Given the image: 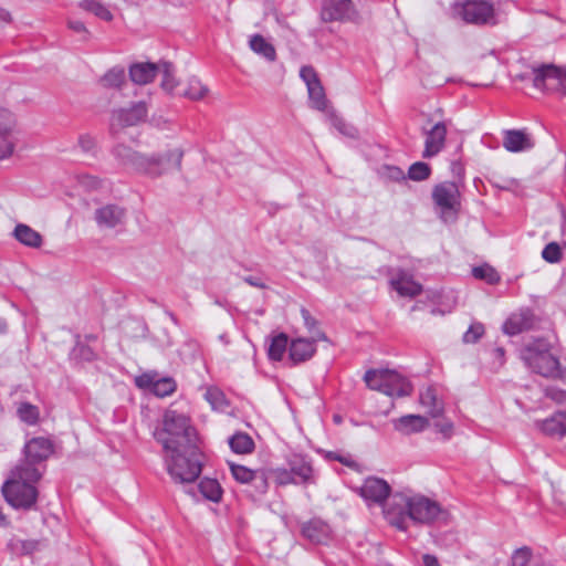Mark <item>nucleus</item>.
Segmentation results:
<instances>
[{
    "instance_id": "c9c22d12",
    "label": "nucleus",
    "mask_w": 566,
    "mask_h": 566,
    "mask_svg": "<svg viewBox=\"0 0 566 566\" xmlns=\"http://www.w3.org/2000/svg\"><path fill=\"white\" fill-rule=\"evenodd\" d=\"M209 88L201 83V81L192 76L187 82V88L184 92V96L192 101H199L207 96Z\"/></svg>"
},
{
    "instance_id": "7c9ffc66",
    "label": "nucleus",
    "mask_w": 566,
    "mask_h": 566,
    "mask_svg": "<svg viewBox=\"0 0 566 566\" xmlns=\"http://www.w3.org/2000/svg\"><path fill=\"white\" fill-rule=\"evenodd\" d=\"M512 566H526L533 564L537 566L543 563L539 554H535L528 546H523L514 551L511 557Z\"/></svg>"
},
{
    "instance_id": "bf43d9fd",
    "label": "nucleus",
    "mask_w": 566,
    "mask_h": 566,
    "mask_svg": "<svg viewBox=\"0 0 566 566\" xmlns=\"http://www.w3.org/2000/svg\"><path fill=\"white\" fill-rule=\"evenodd\" d=\"M301 314H302V317H303V321H304V325L306 326L308 332H311L312 335H315L316 332L318 331L316 328L317 321L311 315V313L306 308H302L301 310Z\"/></svg>"
},
{
    "instance_id": "ea45409f",
    "label": "nucleus",
    "mask_w": 566,
    "mask_h": 566,
    "mask_svg": "<svg viewBox=\"0 0 566 566\" xmlns=\"http://www.w3.org/2000/svg\"><path fill=\"white\" fill-rule=\"evenodd\" d=\"M81 8L88 11L104 21H111L113 14L109 9L101 2L94 0H84L81 2Z\"/></svg>"
},
{
    "instance_id": "0eeeda50",
    "label": "nucleus",
    "mask_w": 566,
    "mask_h": 566,
    "mask_svg": "<svg viewBox=\"0 0 566 566\" xmlns=\"http://www.w3.org/2000/svg\"><path fill=\"white\" fill-rule=\"evenodd\" d=\"M182 157L184 150L181 148L168 149L151 155L142 154L136 172L150 178H158L172 168L180 170Z\"/></svg>"
},
{
    "instance_id": "a19ab883",
    "label": "nucleus",
    "mask_w": 566,
    "mask_h": 566,
    "mask_svg": "<svg viewBox=\"0 0 566 566\" xmlns=\"http://www.w3.org/2000/svg\"><path fill=\"white\" fill-rule=\"evenodd\" d=\"M249 486L251 488V490L249 492H250V496L252 499H256V497L263 495L268 491V488H269L268 478H266L265 473L262 471H255V473L253 475V480L251 481Z\"/></svg>"
},
{
    "instance_id": "864d4df0",
    "label": "nucleus",
    "mask_w": 566,
    "mask_h": 566,
    "mask_svg": "<svg viewBox=\"0 0 566 566\" xmlns=\"http://www.w3.org/2000/svg\"><path fill=\"white\" fill-rule=\"evenodd\" d=\"M77 146L85 154H95L96 140L88 134H82L78 136Z\"/></svg>"
},
{
    "instance_id": "58836bf2",
    "label": "nucleus",
    "mask_w": 566,
    "mask_h": 566,
    "mask_svg": "<svg viewBox=\"0 0 566 566\" xmlns=\"http://www.w3.org/2000/svg\"><path fill=\"white\" fill-rule=\"evenodd\" d=\"M327 118L332 123V125L343 135L355 138L357 136V130L354 126L347 124L342 117H339L335 109H327L326 113Z\"/></svg>"
},
{
    "instance_id": "f3484780",
    "label": "nucleus",
    "mask_w": 566,
    "mask_h": 566,
    "mask_svg": "<svg viewBox=\"0 0 566 566\" xmlns=\"http://www.w3.org/2000/svg\"><path fill=\"white\" fill-rule=\"evenodd\" d=\"M535 143L526 129H507L503 133V147L510 153L531 150Z\"/></svg>"
},
{
    "instance_id": "5fc2aeb1",
    "label": "nucleus",
    "mask_w": 566,
    "mask_h": 566,
    "mask_svg": "<svg viewBox=\"0 0 566 566\" xmlns=\"http://www.w3.org/2000/svg\"><path fill=\"white\" fill-rule=\"evenodd\" d=\"M78 184L87 190L98 189L102 180L95 176L83 174L77 177Z\"/></svg>"
},
{
    "instance_id": "e433bc0d",
    "label": "nucleus",
    "mask_w": 566,
    "mask_h": 566,
    "mask_svg": "<svg viewBox=\"0 0 566 566\" xmlns=\"http://www.w3.org/2000/svg\"><path fill=\"white\" fill-rule=\"evenodd\" d=\"M289 344V338L281 333L271 339L268 348V355L272 360H281Z\"/></svg>"
},
{
    "instance_id": "9d476101",
    "label": "nucleus",
    "mask_w": 566,
    "mask_h": 566,
    "mask_svg": "<svg viewBox=\"0 0 566 566\" xmlns=\"http://www.w3.org/2000/svg\"><path fill=\"white\" fill-rule=\"evenodd\" d=\"M53 453V443L44 437L30 439L23 449V458L17 463L19 467L34 468L42 476L45 471V461Z\"/></svg>"
},
{
    "instance_id": "a878e982",
    "label": "nucleus",
    "mask_w": 566,
    "mask_h": 566,
    "mask_svg": "<svg viewBox=\"0 0 566 566\" xmlns=\"http://www.w3.org/2000/svg\"><path fill=\"white\" fill-rule=\"evenodd\" d=\"M289 467L298 483H313L314 470L311 462L303 455L294 454L289 460Z\"/></svg>"
},
{
    "instance_id": "f8f14e48",
    "label": "nucleus",
    "mask_w": 566,
    "mask_h": 566,
    "mask_svg": "<svg viewBox=\"0 0 566 566\" xmlns=\"http://www.w3.org/2000/svg\"><path fill=\"white\" fill-rule=\"evenodd\" d=\"M390 485L382 479L369 476L359 489L360 495L369 503L382 505L390 494Z\"/></svg>"
},
{
    "instance_id": "680f3d73",
    "label": "nucleus",
    "mask_w": 566,
    "mask_h": 566,
    "mask_svg": "<svg viewBox=\"0 0 566 566\" xmlns=\"http://www.w3.org/2000/svg\"><path fill=\"white\" fill-rule=\"evenodd\" d=\"M546 396L558 403L566 402V391L564 390L551 387L546 389Z\"/></svg>"
},
{
    "instance_id": "72a5a7b5",
    "label": "nucleus",
    "mask_w": 566,
    "mask_h": 566,
    "mask_svg": "<svg viewBox=\"0 0 566 566\" xmlns=\"http://www.w3.org/2000/svg\"><path fill=\"white\" fill-rule=\"evenodd\" d=\"M126 82L125 70L122 66H114L107 71L101 78V83L106 88H120Z\"/></svg>"
},
{
    "instance_id": "3c124183",
    "label": "nucleus",
    "mask_w": 566,
    "mask_h": 566,
    "mask_svg": "<svg viewBox=\"0 0 566 566\" xmlns=\"http://www.w3.org/2000/svg\"><path fill=\"white\" fill-rule=\"evenodd\" d=\"M542 256L549 263H556L562 259V251L556 242L548 243L542 251Z\"/></svg>"
},
{
    "instance_id": "20e7f679",
    "label": "nucleus",
    "mask_w": 566,
    "mask_h": 566,
    "mask_svg": "<svg viewBox=\"0 0 566 566\" xmlns=\"http://www.w3.org/2000/svg\"><path fill=\"white\" fill-rule=\"evenodd\" d=\"M155 438L163 444L164 450H170L174 447L198 444L197 432L190 424L189 417L172 408L166 410L163 429L155 432Z\"/></svg>"
},
{
    "instance_id": "9b49d317",
    "label": "nucleus",
    "mask_w": 566,
    "mask_h": 566,
    "mask_svg": "<svg viewBox=\"0 0 566 566\" xmlns=\"http://www.w3.org/2000/svg\"><path fill=\"white\" fill-rule=\"evenodd\" d=\"M148 108L145 102H137L128 108H120L114 112L111 123L112 133L116 135L125 127L142 123L145 120Z\"/></svg>"
},
{
    "instance_id": "6ab92c4d",
    "label": "nucleus",
    "mask_w": 566,
    "mask_h": 566,
    "mask_svg": "<svg viewBox=\"0 0 566 566\" xmlns=\"http://www.w3.org/2000/svg\"><path fill=\"white\" fill-rule=\"evenodd\" d=\"M458 198L459 189L454 182L446 181L433 188L432 199L443 211L454 209L458 205Z\"/></svg>"
},
{
    "instance_id": "39448f33",
    "label": "nucleus",
    "mask_w": 566,
    "mask_h": 566,
    "mask_svg": "<svg viewBox=\"0 0 566 566\" xmlns=\"http://www.w3.org/2000/svg\"><path fill=\"white\" fill-rule=\"evenodd\" d=\"M521 358L534 373L544 377L560 376L559 361L551 353V345L545 339H535L524 346Z\"/></svg>"
},
{
    "instance_id": "79ce46f5",
    "label": "nucleus",
    "mask_w": 566,
    "mask_h": 566,
    "mask_svg": "<svg viewBox=\"0 0 566 566\" xmlns=\"http://www.w3.org/2000/svg\"><path fill=\"white\" fill-rule=\"evenodd\" d=\"M18 416L28 424H35L39 420V408L30 402H22L18 407Z\"/></svg>"
},
{
    "instance_id": "6e6d98bb",
    "label": "nucleus",
    "mask_w": 566,
    "mask_h": 566,
    "mask_svg": "<svg viewBox=\"0 0 566 566\" xmlns=\"http://www.w3.org/2000/svg\"><path fill=\"white\" fill-rule=\"evenodd\" d=\"M434 428L447 440L453 434V423L450 420H438L434 422Z\"/></svg>"
},
{
    "instance_id": "473e14b6",
    "label": "nucleus",
    "mask_w": 566,
    "mask_h": 566,
    "mask_svg": "<svg viewBox=\"0 0 566 566\" xmlns=\"http://www.w3.org/2000/svg\"><path fill=\"white\" fill-rule=\"evenodd\" d=\"M202 496L211 502H219L222 497V488L216 479L205 478L198 485Z\"/></svg>"
},
{
    "instance_id": "cd10ccee",
    "label": "nucleus",
    "mask_w": 566,
    "mask_h": 566,
    "mask_svg": "<svg viewBox=\"0 0 566 566\" xmlns=\"http://www.w3.org/2000/svg\"><path fill=\"white\" fill-rule=\"evenodd\" d=\"M112 154L122 166L132 168L134 171H137L138 163L142 157L140 153L135 151L126 145L118 144L113 148Z\"/></svg>"
},
{
    "instance_id": "7ed1b4c3",
    "label": "nucleus",
    "mask_w": 566,
    "mask_h": 566,
    "mask_svg": "<svg viewBox=\"0 0 566 566\" xmlns=\"http://www.w3.org/2000/svg\"><path fill=\"white\" fill-rule=\"evenodd\" d=\"M167 471L176 483H191L201 473V452L198 444L174 447L165 450Z\"/></svg>"
},
{
    "instance_id": "6e6552de",
    "label": "nucleus",
    "mask_w": 566,
    "mask_h": 566,
    "mask_svg": "<svg viewBox=\"0 0 566 566\" xmlns=\"http://www.w3.org/2000/svg\"><path fill=\"white\" fill-rule=\"evenodd\" d=\"M455 18L475 25L495 24L494 4L489 0H457L452 6Z\"/></svg>"
},
{
    "instance_id": "37998d69",
    "label": "nucleus",
    "mask_w": 566,
    "mask_h": 566,
    "mask_svg": "<svg viewBox=\"0 0 566 566\" xmlns=\"http://www.w3.org/2000/svg\"><path fill=\"white\" fill-rule=\"evenodd\" d=\"M17 117L6 107H0V133L17 134Z\"/></svg>"
},
{
    "instance_id": "5701e85b",
    "label": "nucleus",
    "mask_w": 566,
    "mask_h": 566,
    "mask_svg": "<svg viewBox=\"0 0 566 566\" xmlns=\"http://www.w3.org/2000/svg\"><path fill=\"white\" fill-rule=\"evenodd\" d=\"M160 67L159 63L139 62L129 66L130 80L139 85L150 83L158 74Z\"/></svg>"
},
{
    "instance_id": "13d9d810",
    "label": "nucleus",
    "mask_w": 566,
    "mask_h": 566,
    "mask_svg": "<svg viewBox=\"0 0 566 566\" xmlns=\"http://www.w3.org/2000/svg\"><path fill=\"white\" fill-rule=\"evenodd\" d=\"M67 27L75 33L82 35L83 40H87L90 36V31L86 29L85 24L80 20L69 19Z\"/></svg>"
},
{
    "instance_id": "4d7b16f0",
    "label": "nucleus",
    "mask_w": 566,
    "mask_h": 566,
    "mask_svg": "<svg viewBox=\"0 0 566 566\" xmlns=\"http://www.w3.org/2000/svg\"><path fill=\"white\" fill-rule=\"evenodd\" d=\"M300 75L302 80L305 82L306 86L310 87L312 84L319 83L317 78V74L312 66H303L300 71Z\"/></svg>"
},
{
    "instance_id": "dca6fc26",
    "label": "nucleus",
    "mask_w": 566,
    "mask_h": 566,
    "mask_svg": "<svg viewBox=\"0 0 566 566\" xmlns=\"http://www.w3.org/2000/svg\"><path fill=\"white\" fill-rule=\"evenodd\" d=\"M352 0H324L321 18L325 22L343 21L353 14Z\"/></svg>"
},
{
    "instance_id": "338daca9",
    "label": "nucleus",
    "mask_w": 566,
    "mask_h": 566,
    "mask_svg": "<svg viewBox=\"0 0 566 566\" xmlns=\"http://www.w3.org/2000/svg\"><path fill=\"white\" fill-rule=\"evenodd\" d=\"M562 218H563L562 234H563V238H565V243H566V209L562 210Z\"/></svg>"
},
{
    "instance_id": "4be33fe9",
    "label": "nucleus",
    "mask_w": 566,
    "mask_h": 566,
    "mask_svg": "<svg viewBox=\"0 0 566 566\" xmlns=\"http://www.w3.org/2000/svg\"><path fill=\"white\" fill-rule=\"evenodd\" d=\"M125 209L116 205H107L95 211V220L101 227L115 228L124 222Z\"/></svg>"
},
{
    "instance_id": "4468645a",
    "label": "nucleus",
    "mask_w": 566,
    "mask_h": 566,
    "mask_svg": "<svg viewBox=\"0 0 566 566\" xmlns=\"http://www.w3.org/2000/svg\"><path fill=\"white\" fill-rule=\"evenodd\" d=\"M326 339L325 334L317 331L315 335L308 338H296L293 339L290 345V358L296 363H303L308 360L315 353V343L318 340Z\"/></svg>"
},
{
    "instance_id": "bb28decb",
    "label": "nucleus",
    "mask_w": 566,
    "mask_h": 566,
    "mask_svg": "<svg viewBox=\"0 0 566 566\" xmlns=\"http://www.w3.org/2000/svg\"><path fill=\"white\" fill-rule=\"evenodd\" d=\"M419 401L431 417L436 418L442 415L443 402L438 398L436 388L431 386L423 388L420 391Z\"/></svg>"
},
{
    "instance_id": "423d86ee",
    "label": "nucleus",
    "mask_w": 566,
    "mask_h": 566,
    "mask_svg": "<svg viewBox=\"0 0 566 566\" xmlns=\"http://www.w3.org/2000/svg\"><path fill=\"white\" fill-rule=\"evenodd\" d=\"M364 380L371 390L380 391L390 397H405L412 391L411 384L397 371L390 369L367 370Z\"/></svg>"
},
{
    "instance_id": "0e129e2a",
    "label": "nucleus",
    "mask_w": 566,
    "mask_h": 566,
    "mask_svg": "<svg viewBox=\"0 0 566 566\" xmlns=\"http://www.w3.org/2000/svg\"><path fill=\"white\" fill-rule=\"evenodd\" d=\"M11 22V14L3 10V9H0V29L3 28L4 25L9 24Z\"/></svg>"
},
{
    "instance_id": "052dcab7",
    "label": "nucleus",
    "mask_w": 566,
    "mask_h": 566,
    "mask_svg": "<svg viewBox=\"0 0 566 566\" xmlns=\"http://www.w3.org/2000/svg\"><path fill=\"white\" fill-rule=\"evenodd\" d=\"M328 458L336 460L348 468H355L357 465L356 461L349 454H339L337 452H329Z\"/></svg>"
},
{
    "instance_id": "ddd939ff",
    "label": "nucleus",
    "mask_w": 566,
    "mask_h": 566,
    "mask_svg": "<svg viewBox=\"0 0 566 566\" xmlns=\"http://www.w3.org/2000/svg\"><path fill=\"white\" fill-rule=\"evenodd\" d=\"M424 149L422 153L423 158H431L437 156L446 144L447 126L444 122H438L430 129H424Z\"/></svg>"
},
{
    "instance_id": "e2e57ef3",
    "label": "nucleus",
    "mask_w": 566,
    "mask_h": 566,
    "mask_svg": "<svg viewBox=\"0 0 566 566\" xmlns=\"http://www.w3.org/2000/svg\"><path fill=\"white\" fill-rule=\"evenodd\" d=\"M421 559L423 563V566H438V558L430 554H422Z\"/></svg>"
},
{
    "instance_id": "de8ad7c7",
    "label": "nucleus",
    "mask_w": 566,
    "mask_h": 566,
    "mask_svg": "<svg viewBox=\"0 0 566 566\" xmlns=\"http://www.w3.org/2000/svg\"><path fill=\"white\" fill-rule=\"evenodd\" d=\"M430 171L431 169L428 164L418 161L410 166L408 170V177L411 180L421 181L430 176Z\"/></svg>"
},
{
    "instance_id": "8fccbe9b",
    "label": "nucleus",
    "mask_w": 566,
    "mask_h": 566,
    "mask_svg": "<svg viewBox=\"0 0 566 566\" xmlns=\"http://www.w3.org/2000/svg\"><path fill=\"white\" fill-rule=\"evenodd\" d=\"M484 334L483 324L475 322L470 325L468 331L463 334V343L465 344H474L476 343Z\"/></svg>"
},
{
    "instance_id": "393cba45",
    "label": "nucleus",
    "mask_w": 566,
    "mask_h": 566,
    "mask_svg": "<svg viewBox=\"0 0 566 566\" xmlns=\"http://www.w3.org/2000/svg\"><path fill=\"white\" fill-rule=\"evenodd\" d=\"M392 424L395 430L402 434H412L423 431L429 426V421L420 415H406L392 420Z\"/></svg>"
},
{
    "instance_id": "2eb2a0df",
    "label": "nucleus",
    "mask_w": 566,
    "mask_h": 566,
    "mask_svg": "<svg viewBox=\"0 0 566 566\" xmlns=\"http://www.w3.org/2000/svg\"><path fill=\"white\" fill-rule=\"evenodd\" d=\"M139 388L151 390L158 397H166L176 390V382L172 378H157L154 374H143L136 378Z\"/></svg>"
},
{
    "instance_id": "69168bd1",
    "label": "nucleus",
    "mask_w": 566,
    "mask_h": 566,
    "mask_svg": "<svg viewBox=\"0 0 566 566\" xmlns=\"http://www.w3.org/2000/svg\"><path fill=\"white\" fill-rule=\"evenodd\" d=\"M244 281L248 284H250L251 286H255V287H260V289H264L265 287V284L262 283L260 279L254 277V276H247V277H244Z\"/></svg>"
},
{
    "instance_id": "f03ea898",
    "label": "nucleus",
    "mask_w": 566,
    "mask_h": 566,
    "mask_svg": "<svg viewBox=\"0 0 566 566\" xmlns=\"http://www.w3.org/2000/svg\"><path fill=\"white\" fill-rule=\"evenodd\" d=\"M41 478L36 469L15 464L2 485L6 501L15 509H31L38 499L36 483Z\"/></svg>"
},
{
    "instance_id": "a18cd8bd",
    "label": "nucleus",
    "mask_w": 566,
    "mask_h": 566,
    "mask_svg": "<svg viewBox=\"0 0 566 566\" xmlns=\"http://www.w3.org/2000/svg\"><path fill=\"white\" fill-rule=\"evenodd\" d=\"M231 474L233 479L241 483L249 485L251 481L253 480V475L255 471L248 469L244 465L235 464V463H229Z\"/></svg>"
},
{
    "instance_id": "a211bd4d",
    "label": "nucleus",
    "mask_w": 566,
    "mask_h": 566,
    "mask_svg": "<svg viewBox=\"0 0 566 566\" xmlns=\"http://www.w3.org/2000/svg\"><path fill=\"white\" fill-rule=\"evenodd\" d=\"M302 535L312 544L325 545L332 539V531L327 523L313 518L302 526Z\"/></svg>"
},
{
    "instance_id": "49530a36",
    "label": "nucleus",
    "mask_w": 566,
    "mask_h": 566,
    "mask_svg": "<svg viewBox=\"0 0 566 566\" xmlns=\"http://www.w3.org/2000/svg\"><path fill=\"white\" fill-rule=\"evenodd\" d=\"M472 274L474 277L485 280L490 284H494L500 281V276L496 271L489 265L473 268Z\"/></svg>"
},
{
    "instance_id": "4c0bfd02",
    "label": "nucleus",
    "mask_w": 566,
    "mask_h": 566,
    "mask_svg": "<svg viewBox=\"0 0 566 566\" xmlns=\"http://www.w3.org/2000/svg\"><path fill=\"white\" fill-rule=\"evenodd\" d=\"M163 75L161 78V88L166 92H172L175 87L178 85V82L175 78V69L174 65L169 62L161 61L159 72Z\"/></svg>"
},
{
    "instance_id": "603ef678",
    "label": "nucleus",
    "mask_w": 566,
    "mask_h": 566,
    "mask_svg": "<svg viewBox=\"0 0 566 566\" xmlns=\"http://www.w3.org/2000/svg\"><path fill=\"white\" fill-rule=\"evenodd\" d=\"M272 476L279 485L297 484V480L293 476L291 470L287 469H275L272 471Z\"/></svg>"
},
{
    "instance_id": "09e8293b",
    "label": "nucleus",
    "mask_w": 566,
    "mask_h": 566,
    "mask_svg": "<svg viewBox=\"0 0 566 566\" xmlns=\"http://www.w3.org/2000/svg\"><path fill=\"white\" fill-rule=\"evenodd\" d=\"M205 398L213 409H223L227 405L223 392L218 388H208Z\"/></svg>"
},
{
    "instance_id": "2f4dec72",
    "label": "nucleus",
    "mask_w": 566,
    "mask_h": 566,
    "mask_svg": "<svg viewBox=\"0 0 566 566\" xmlns=\"http://www.w3.org/2000/svg\"><path fill=\"white\" fill-rule=\"evenodd\" d=\"M308 98L311 106L319 112L327 113V109H333V107L328 106L324 87L321 82L317 84H312L307 87Z\"/></svg>"
},
{
    "instance_id": "412c9836",
    "label": "nucleus",
    "mask_w": 566,
    "mask_h": 566,
    "mask_svg": "<svg viewBox=\"0 0 566 566\" xmlns=\"http://www.w3.org/2000/svg\"><path fill=\"white\" fill-rule=\"evenodd\" d=\"M390 284L400 296L415 297L422 291L421 285L405 271H398L396 275L391 277Z\"/></svg>"
},
{
    "instance_id": "f257e3e1",
    "label": "nucleus",
    "mask_w": 566,
    "mask_h": 566,
    "mask_svg": "<svg viewBox=\"0 0 566 566\" xmlns=\"http://www.w3.org/2000/svg\"><path fill=\"white\" fill-rule=\"evenodd\" d=\"M388 523L401 531L407 528L409 520L415 523L430 524L444 516L441 506L423 495L408 496L396 493L384 507Z\"/></svg>"
},
{
    "instance_id": "aec40b11",
    "label": "nucleus",
    "mask_w": 566,
    "mask_h": 566,
    "mask_svg": "<svg viewBox=\"0 0 566 566\" xmlns=\"http://www.w3.org/2000/svg\"><path fill=\"white\" fill-rule=\"evenodd\" d=\"M534 315L531 311L524 310L512 314L503 324V331L507 335H517L533 327Z\"/></svg>"
},
{
    "instance_id": "c85d7f7f",
    "label": "nucleus",
    "mask_w": 566,
    "mask_h": 566,
    "mask_svg": "<svg viewBox=\"0 0 566 566\" xmlns=\"http://www.w3.org/2000/svg\"><path fill=\"white\" fill-rule=\"evenodd\" d=\"M13 235L20 243L30 248H40L42 244V235L27 224H18Z\"/></svg>"
},
{
    "instance_id": "c756f323",
    "label": "nucleus",
    "mask_w": 566,
    "mask_h": 566,
    "mask_svg": "<svg viewBox=\"0 0 566 566\" xmlns=\"http://www.w3.org/2000/svg\"><path fill=\"white\" fill-rule=\"evenodd\" d=\"M249 45L254 53L263 56L270 62H273L276 59L274 46L260 34L252 35L250 38Z\"/></svg>"
},
{
    "instance_id": "1a4fd4ad",
    "label": "nucleus",
    "mask_w": 566,
    "mask_h": 566,
    "mask_svg": "<svg viewBox=\"0 0 566 566\" xmlns=\"http://www.w3.org/2000/svg\"><path fill=\"white\" fill-rule=\"evenodd\" d=\"M522 80H531L534 87L541 91L558 92L566 95V72L555 65H542L523 76Z\"/></svg>"
},
{
    "instance_id": "f704fd0d",
    "label": "nucleus",
    "mask_w": 566,
    "mask_h": 566,
    "mask_svg": "<svg viewBox=\"0 0 566 566\" xmlns=\"http://www.w3.org/2000/svg\"><path fill=\"white\" fill-rule=\"evenodd\" d=\"M229 446L233 452L244 454L253 450L254 442L247 433H235L229 439Z\"/></svg>"
},
{
    "instance_id": "774afa93",
    "label": "nucleus",
    "mask_w": 566,
    "mask_h": 566,
    "mask_svg": "<svg viewBox=\"0 0 566 566\" xmlns=\"http://www.w3.org/2000/svg\"><path fill=\"white\" fill-rule=\"evenodd\" d=\"M33 548H34V543L33 542H29V543L23 544V549L25 551V553H31Z\"/></svg>"
},
{
    "instance_id": "b1692460",
    "label": "nucleus",
    "mask_w": 566,
    "mask_h": 566,
    "mask_svg": "<svg viewBox=\"0 0 566 566\" xmlns=\"http://www.w3.org/2000/svg\"><path fill=\"white\" fill-rule=\"evenodd\" d=\"M536 427L549 437L566 436V411H558L545 420L536 421Z\"/></svg>"
},
{
    "instance_id": "c03bdc74",
    "label": "nucleus",
    "mask_w": 566,
    "mask_h": 566,
    "mask_svg": "<svg viewBox=\"0 0 566 566\" xmlns=\"http://www.w3.org/2000/svg\"><path fill=\"white\" fill-rule=\"evenodd\" d=\"M17 134L0 133V160L8 159L14 153Z\"/></svg>"
}]
</instances>
